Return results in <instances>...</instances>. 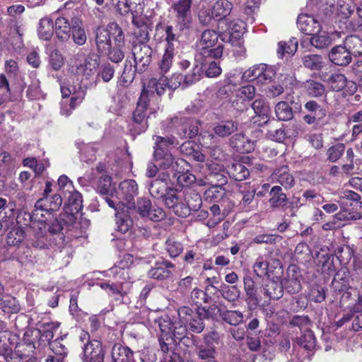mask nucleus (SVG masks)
<instances>
[{"instance_id": "f257e3e1", "label": "nucleus", "mask_w": 362, "mask_h": 362, "mask_svg": "<svg viewBox=\"0 0 362 362\" xmlns=\"http://www.w3.org/2000/svg\"><path fill=\"white\" fill-rule=\"evenodd\" d=\"M155 35L156 37L160 35V37L163 38V54L158 64L162 76L158 78H152L146 84L144 83L141 93H144L148 99L153 97L155 93L158 95H162L168 86L171 88L172 84L168 82V78L164 74L170 71L173 63L175 49L180 44L172 25H157Z\"/></svg>"}, {"instance_id": "f03ea898", "label": "nucleus", "mask_w": 362, "mask_h": 362, "mask_svg": "<svg viewBox=\"0 0 362 362\" xmlns=\"http://www.w3.org/2000/svg\"><path fill=\"white\" fill-rule=\"evenodd\" d=\"M111 38L116 46L124 45V34L117 23H110L106 27H100L97 29L95 42L99 52L107 53L111 47Z\"/></svg>"}, {"instance_id": "7ed1b4c3", "label": "nucleus", "mask_w": 362, "mask_h": 362, "mask_svg": "<svg viewBox=\"0 0 362 362\" xmlns=\"http://www.w3.org/2000/svg\"><path fill=\"white\" fill-rule=\"evenodd\" d=\"M115 194L114 199L106 197L105 201L108 206L112 209H117L121 206L127 209L135 207L134 197L138 194V185L134 180L122 181L119 188L114 190Z\"/></svg>"}, {"instance_id": "20e7f679", "label": "nucleus", "mask_w": 362, "mask_h": 362, "mask_svg": "<svg viewBox=\"0 0 362 362\" xmlns=\"http://www.w3.org/2000/svg\"><path fill=\"white\" fill-rule=\"evenodd\" d=\"M174 144L172 139H166L162 136H157L156 140V146H154V158L158 162L160 168L168 169L172 166L175 170H177L175 165L179 166L185 163L183 159H177L174 163V158L173 155L168 151L166 147L168 145Z\"/></svg>"}, {"instance_id": "39448f33", "label": "nucleus", "mask_w": 362, "mask_h": 362, "mask_svg": "<svg viewBox=\"0 0 362 362\" xmlns=\"http://www.w3.org/2000/svg\"><path fill=\"white\" fill-rule=\"evenodd\" d=\"M218 35L214 30H206L203 32L197 44L199 54L204 58L218 59L223 54V47L218 45L214 47L218 41Z\"/></svg>"}, {"instance_id": "423d86ee", "label": "nucleus", "mask_w": 362, "mask_h": 362, "mask_svg": "<svg viewBox=\"0 0 362 362\" xmlns=\"http://www.w3.org/2000/svg\"><path fill=\"white\" fill-rule=\"evenodd\" d=\"M218 29L221 33L220 36L223 41L234 43L244 34L245 25L240 20L233 21L229 23L224 20L219 22Z\"/></svg>"}, {"instance_id": "0eeeda50", "label": "nucleus", "mask_w": 362, "mask_h": 362, "mask_svg": "<svg viewBox=\"0 0 362 362\" xmlns=\"http://www.w3.org/2000/svg\"><path fill=\"white\" fill-rule=\"evenodd\" d=\"M177 313L180 320L186 323L192 332L201 333L204 330V324L199 312L189 307L182 306L178 309Z\"/></svg>"}, {"instance_id": "6e6552de", "label": "nucleus", "mask_w": 362, "mask_h": 362, "mask_svg": "<svg viewBox=\"0 0 362 362\" xmlns=\"http://www.w3.org/2000/svg\"><path fill=\"white\" fill-rule=\"evenodd\" d=\"M136 211L142 218L153 221H160L165 216L163 209L152 206L151 201L146 198L138 200Z\"/></svg>"}, {"instance_id": "1a4fd4ad", "label": "nucleus", "mask_w": 362, "mask_h": 362, "mask_svg": "<svg viewBox=\"0 0 362 362\" xmlns=\"http://www.w3.org/2000/svg\"><path fill=\"white\" fill-rule=\"evenodd\" d=\"M191 4L192 0H179L173 6L177 18V26L180 30L188 29L190 27L192 21Z\"/></svg>"}, {"instance_id": "9d476101", "label": "nucleus", "mask_w": 362, "mask_h": 362, "mask_svg": "<svg viewBox=\"0 0 362 362\" xmlns=\"http://www.w3.org/2000/svg\"><path fill=\"white\" fill-rule=\"evenodd\" d=\"M165 204L171 209L175 214L180 217H187L188 209L185 208L183 202V192H177L175 190L170 189L164 195Z\"/></svg>"}, {"instance_id": "9b49d317", "label": "nucleus", "mask_w": 362, "mask_h": 362, "mask_svg": "<svg viewBox=\"0 0 362 362\" xmlns=\"http://www.w3.org/2000/svg\"><path fill=\"white\" fill-rule=\"evenodd\" d=\"M132 54L134 59L135 68L142 71L151 61L152 49L145 43H139L133 46Z\"/></svg>"}, {"instance_id": "f8f14e48", "label": "nucleus", "mask_w": 362, "mask_h": 362, "mask_svg": "<svg viewBox=\"0 0 362 362\" xmlns=\"http://www.w3.org/2000/svg\"><path fill=\"white\" fill-rule=\"evenodd\" d=\"M23 216L25 219H26V218H28V224L33 230L37 236H44L46 233V221L47 220L45 214L33 210L32 214L25 212ZM25 224L27 225V223Z\"/></svg>"}, {"instance_id": "ddd939ff", "label": "nucleus", "mask_w": 362, "mask_h": 362, "mask_svg": "<svg viewBox=\"0 0 362 362\" xmlns=\"http://www.w3.org/2000/svg\"><path fill=\"white\" fill-rule=\"evenodd\" d=\"M62 204V199L60 194L47 195L36 202L34 210L50 215V212L58 210Z\"/></svg>"}, {"instance_id": "4468645a", "label": "nucleus", "mask_w": 362, "mask_h": 362, "mask_svg": "<svg viewBox=\"0 0 362 362\" xmlns=\"http://www.w3.org/2000/svg\"><path fill=\"white\" fill-rule=\"evenodd\" d=\"M66 199L65 206V211L68 214L67 218L69 221H72L74 215L78 214L82 209V197L81 194L75 189L66 192Z\"/></svg>"}, {"instance_id": "2eb2a0df", "label": "nucleus", "mask_w": 362, "mask_h": 362, "mask_svg": "<svg viewBox=\"0 0 362 362\" xmlns=\"http://www.w3.org/2000/svg\"><path fill=\"white\" fill-rule=\"evenodd\" d=\"M243 285L247 307L251 310H255L260 301L256 284L250 276L247 275L243 278Z\"/></svg>"}, {"instance_id": "dca6fc26", "label": "nucleus", "mask_w": 362, "mask_h": 362, "mask_svg": "<svg viewBox=\"0 0 362 362\" xmlns=\"http://www.w3.org/2000/svg\"><path fill=\"white\" fill-rule=\"evenodd\" d=\"M148 102L149 99L146 98V95L141 93L133 114L134 121L141 125L140 132L145 131L148 127L145 119L148 114L151 113L148 109Z\"/></svg>"}, {"instance_id": "f3484780", "label": "nucleus", "mask_w": 362, "mask_h": 362, "mask_svg": "<svg viewBox=\"0 0 362 362\" xmlns=\"http://www.w3.org/2000/svg\"><path fill=\"white\" fill-rule=\"evenodd\" d=\"M103 360L104 353L100 341L92 340L84 345L83 355L84 362H103Z\"/></svg>"}, {"instance_id": "a211bd4d", "label": "nucleus", "mask_w": 362, "mask_h": 362, "mask_svg": "<svg viewBox=\"0 0 362 362\" xmlns=\"http://www.w3.org/2000/svg\"><path fill=\"white\" fill-rule=\"evenodd\" d=\"M100 287L105 290L110 296L113 297L115 300L122 302L124 296L130 289V284L117 281L112 284L101 283Z\"/></svg>"}, {"instance_id": "6ab92c4d", "label": "nucleus", "mask_w": 362, "mask_h": 362, "mask_svg": "<svg viewBox=\"0 0 362 362\" xmlns=\"http://www.w3.org/2000/svg\"><path fill=\"white\" fill-rule=\"evenodd\" d=\"M297 25L301 32L309 35H314L322 29V23L314 16L307 14H301L298 16Z\"/></svg>"}, {"instance_id": "aec40b11", "label": "nucleus", "mask_w": 362, "mask_h": 362, "mask_svg": "<svg viewBox=\"0 0 362 362\" xmlns=\"http://www.w3.org/2000/svg\"><path fill=\"white\" fill-rule=\"evenodd\" d=\"M174 122L178 124L180 127L177 129L181 138L192 139L197 135L199 132L198 123L186 117H175Z\"/></svg>"}, {"instance_id": "412c9836", "label": "nucleus", "mask_w": 362, "mask_h": 362, "mask_svg": "<svg viewBox=\"0 0 362 362\" xmlns=\"http://www.w3.org/2000/svg\"><path fill=\"white\" fill-rule=\"evenodd\" d=\"M270 180L273 183L280 184L285 189L292 187L295 183L294 177L287 165H283L274 170L270 176Z\"/></svg>"}, {"instance_id": "4be33fe9", "label": "nucleus", "mask_w": 362, "mask_h": 362, "mask_svg": "<svg viewBox=\"0 0 362 362\" xmlns=\"http://www.w3.org/2000/svg\"><path fill=\"white\" fill-rule=\"evenodd\" d=\"M25 345H18L13 353H11V349L6 343L0 344V356H3L7 362H24L29 359V354L24 352Z\"/></svg>"}, {"instance_id": "5701e85b", "label": "nucleus", "mask_w": 362, "mask_h": 362, "mask_svg": "<svg viewBox=\"0 0 362 362\" xmlns=\"http://www.w3.org/2000/svg\"><path fill=\"white\" fill-rule=\"evenodd\" d=\"M202 74V66L199 64H194L189 72L185 75L179 74L176 76L178 80L177 83H172L171 88L175 89L180 85L185 87L192 85L200 80Z\"/></svg>"}, {"instance_id": "b1692460", "label": "nucleus", "mask_w": 362, "mask_h": 362, "mask_svg": "<svg viewBox=\"0 0 362 362\" xmlns=\"http://www.w3.org/2000/svg\"><path fill=\"white\" fill-rule=\"evenodd\" d=\"M129 209L125 206L115 209L116 211V230L122 234L128 232L132 226L133 222L129 214Z\"/></svg>"}, {"instance_id": "393cba45", "label": "nucleus", "mask_w": 362, "mask_h": 362, "mask_svg": "<svg viewBox=\"0 0 362 362\" xmlns=\"http://www.w3.org/2000/svg\"><path fill=\"white\" fill-rule=\"evenodd\" d=\"M339 202L341 207L351 206L353 210L357 211L362 209L361 196L352 190L345 189L341 192Z\"/></svg>"}, {"instance_id": "a878e982", "label": "nucleus", "mask_w": 362, "mask_h": 362, "mask_svg": "<svg viewBox=\"0 0 362 362\" xmlns=\"http://www.w3.org/2000/svg\"><path fill=\"white\" fill-rule=\"evenodd\" d=\"M61 92L64 98H68L71 95L69 102V107L71 109H74L76 106L81 104L85 97V92L80 86L78 88H76L75 86L66 87L64 85H62Z\"/></svg>"}, {"instance_id": "bb28decb", "label": "nucleus", "mask_w": 362, "mask_h": 362, "mask_svg": "<svg viewBox=\"0 0 362 362\" xmlns=\"http://www.w3.org/2000/svg\"><path fill=\"white\" fill-rule=\"evenodd\" d=\"M255 93V88L253 86L247 85L240 88L235 94L236 99L232 102V105L237 110H240L244 106V103L251 100Z\"/></svg>"}, {"instance_id": "cd10ccee", "label": "nucleus", "mask_w": 362, "mask_h": 362, "mask_svg": "<svg viewBox=\"0 0 362 362\" xmlns=\"http://www.w3.org/2000/svg\"><path fill=\"white\" fill-rule=\"evenodd\" d=\"M42 334L40 329H28L24 334L25 345L28 347V350L25 353L29 354V358L31 356L30 353L33 352L36 348V344L40 346L42 342Z\"/></svg>"}, {"instance_id": "c85d7f7f", "label": "nucleus", "mask_w": 362, "mask_h": 362, "mask_svg": "<svg viewBox=\"0 0 362 362\" xmlns=\"http://www.w3.org/2000/svg\"><path fill=\"white\" fill-rule=\"evenodd\" d=\"M232 146L241 153H250L255 148L254 141L247 139L243 134H236L230 139Z\"/></svg>"}, {"instance_id": "c756f323", "label": "nucleus", "mask_w": 362, "mask_h": 362, "mask_svg": "<svg viewBox=\"0 0 362 362\" xmlns=\"http://www.w3.org/2000/svg\"><path fill=\"white\" fill-rule=\"evenodd\" d=\"M330 61L338 66H346L351 62V55L344 46L332 48L329 54Z\"/></svg>"}, {"instance_id": "7c9ffc66", "label": "nucleus", "mask_w": 362, "mask_h": 362, "mask_svg": "<svg viewBox=\"0 0 362 362\" xmlns=\"http://www.w3.org/2000/svg\"><path fill=\"white\" fill-rule=\"evenodd\" d=\"M183 200L185 201V208L188 209L187 216L190 214L191 211H198L202 204L200 195L192 189L183 192Z\"/></svg>"}, {"instance_id": "2f4dec72", "label": "nucleus", "mask_w": 362, "mask_h": 362, "mask_svg": "<svg viewBox=\"0 0 362 362\" xmlns=\"http://www.w3.org/2000/svg\"><path fill=\"white\" fill-rule=\"evenodd\" d=\"M71 35L74 42L78 45H83L87 40V36L81 18L74 17L71 18Z\"/></svg>"}, {"instance_id": "473e14b6", "label": "nucleus", "mask_w": 362, "mask_h": 362, "mask_svg": "<svg viewBox=\"0 0 362 362\" xmlns=\"http://www.w3.org/2000/svg\"><path fill=\"white\" fill-rule=\"evenodd\" d=\"M114 190H116L115 184L112 182V178L109 175H101L96 186V191L103 195H106V197L114 199L115 194Z\"/></svg>"}, {"instance_id": "72a5a7b5", "label": "nucleus", "mask_w": 362, "mask_h": 362, "mask_svg": "<svg viewBox=\"0 0 362 362\" xmlns=\"http://www.w3.org/2000/svg\"><path fill=\"white\" fill-rule=\"evenodd\" d=\"M132 23L136 26L134 34L139 43L146 44L149 39V28L148 25L143 21L141 17L136 16L132 18Z\"/></svg>"}, {"instance_id": "f704fd0d", "label": "nucleus", "mask_w": 362, "mask_h": 362, "mask_svg": "<svg viewBox=\"0 0 362 362\" xmlns=\"http://www.w3.org/2000/svg\"><path fill=\"white\" fill-rule=\"evenodd\" d=\"M72 23L64 17H59L55 21V33L58 38L67 41L71 35Z\"/></svg>"}, {"instance_id": "c9c22d12", "label": "nucleus", "mask_w": 362, "mask_h": 362, "mask_svg": "<svg viewBox=\"0 0 362 362\" xmlns=\"http://www.w3.org/2000/svg\"><path fill=\"white\" fill-rule=\"evenodd\" d=\"M214 18L220 21H224L233 8V4L228 0H217L213 7Z\"/></svg>"}, {"instance_id": "e433bc0d", "label": "nucleus", "mask_w": 362, "mask_h": 362, "mask_svg": "<svg viewBox=\"0 0 362 362\" xmlns=\"http://www.w3.org/2000/svg\"><path fill=\"white\" fill-rule=\"evenodd\" d=\"M238 125L232 119L221 121L214 127V132L220 137L228 136L238 129Z\"/></svg>"}, {"instance_id": "4c0bfd02", "label": "nucleus", "mask_w": 362, "mask_h": 362, "mask_svg": "<svg viewBox=\"0 0 362 362\" xmlns=\"http://www.w3.org/2000/svg\"><path fill=\"white\" fill-rule=\"evenodd\" d=\"M134 352L127 346L121 344H115L112 349V362H126Z\"/></svg>"}, {"instance_id": "58836bf2", "label": "nucleus", "mask_w": 362, "mask_h": 362, "mask_svg": "<svg viewBox=\"0 0 362 362\" xmlns=\"http://www.w3.org/2000/svg\"><path fill=\"white\" fill-rule=\"evenodd\" d=\"M264 295L269 299H279L283 296V286L274 280H268L263 285Z\"/></svg>"}, {"instance_id": "ea45409f", "label": "nucleus", "mask_w": 362, "mask_h": 362, "mask_svg": "<svg viewBox=\"0 0 362 362\" xmlns=\"http://www.w3.org/2000/svg\"><path fill=\"white\" fill-rule=\"evenodd\" d=\"M344 47L350 55H362V40L356 35L348 36L344 41Z\"/></svg>"}, {"instance_id": "a19ab883", "label": "nucleus", "mask_w": 362, "mask_h": 362, "mask_svg": "<svg viewBox=\"0 0 362 362\" xmlns=\"http://www.w3.org/2000/svg\"><path fill=\"white\" fill-rule=\"evenodd\" d=\"M298 48V40L292 37L288 42L281 41L278 44L277 54L279 57L283 58L286 54L293 55Z\"/></svg>"}, {"instance_id": "79ce46f5", "label": "nucleus", "mask_w": 362, "mask_h": 362, "mask_svg": "<svg viewBox=\"0 0 362 362\" xmlns=\"http://www.w3.org/2000/svg\"><path fill=\"white\" fill-rule=\"evenodd\" d=\"M331 36L325 31L315 33L310 38V44L318 49H322L328 47L332 43Z\"/></svg>"}, {"instance_id": "37998d69", "label": "nucleus", "mask_w": 362, "mask_h": 362, "mask_svg": "<svg viewBox=\"0 0 362 362\" xmlns=\"http://www.w3.org/2000/svg\"><path fill=\"white\" fill-rule=\"evenodd\" d=\"M322 78L327 82L330 88L334 91L341 90L346 84V78L341 74H334L331 75L327 79L323 74Z\"/></svg>"}, {"instance_id": "c03bdc74", "label": "nucleus", "mask_w": 362, "mask_h": 362, "mask_svg": "<svg viewBox=\"0 0 362 362\" xmlns=\"http://www.w3.org/2000/svg\"><path fill=\"white\" fill-rule=\"evenodd\" d=\"M98 66V62L96 58H87L83 63L77 65L76 74L78 75L85 76L88 78L93 74L94 70Z\"/></svg>"}, {"instance_id": "a18cd8bd", "label": "nucleus", "mask_w": 362, "mask_h": 362, "mask_svg": "<svg viewBox=\"0 0 362 362\" xmlns=\"http://www.w3.org/2000/svg\"><path fill=\"white\" fill-rule=\"evenodd\" d=\"M40 39L44 40H49L53 34V23L51 18L45 17L40 21L37 30Z\"/></svg>"}, {"instance_id": "49530a36", "label": "nucleus", "mask_w": 362, "mask_h": 362, "mask_svg": "<svg viewBox=\"0 0 362 362\" xmlns=\"http://www.w3.org/2000/svg\"><path fill=\"white\" fill-rule=\"evenodd\" d=\"M228 173L230 177L235 180L241 181L249 176V170L240 163H233L228 167Z\"/></svg>"}, {"instance_id": "de8ad7c7", "label": "nucleus", "mask_w": 362, "mask_h": 362, "mask_svg": "<svg viewBox=\"0 0 362 362\" xmlns=\"http://www.w3.org/2000/svg\"><path fill=\"white\" fill-rule=\"evenodd\" d=\"M274 110L279 120L288 121L293 118L292 108L285 101L279 102L276 105Z\"/></svg>"}, {"instance_id": "09e8293b", "label": "nucleus", "mask_w": 362, "mask_h": 362, "mask_svg": "<svg viewBox=\"0 0 362 362\" xmlns=\"http://www.w3.org/2000/svg\"><path fill=\"white\" fill-rule=\"evenodd\" d=\"M270 194L272 197L269 202L272 208H276L282 206L287 200L286 194L282 192V188L280 186H274L271 189Z\"/></svg>"}, {"instance_id": "8fccbe9b", "label": "nucleus", "mask_w": 362, "mask_h": 362, "mask_svg": "<svg viewBox=\"0 0 362 362\" xmlns=\"http://www.w3.org/2000/svg\"><path fill=\"white\" fill-rule=\"evenodd\" d=\"M243 76V72L240 70L235 69L230 71L225 79L223 90L227 91L230 90V86L235 87L240 85L241 82L244 81Z\"/></svg>"}, {"instance_id": "3c124183", "label": "nucleus", "mask_w": 362, "mask_h": 362, "mask_svg": "<svg viewBox=\"0 0 362 362\" xmlns=\"http://www.w3.org/2000/svg\"><path fill=\"white\" fill-rule=\"evenodd\" d=\"M155 324L159 327L160 332L168 337H171V332L173 324L168 315L161 316L155 320Z\"/></svg>"}, {"instance_id": "603ef678", "label": "nucleus", "mask_w": 362, "mask_h": 362, "mask_svg": "<svg viewBox=\"0 0 362 362\" xmlns=\"http://www.w3.org/2000/svg\"><path fill=\"white\" fill-rule=\"evenodd\" d=\"M303 63L310 70H320L322 67V57L318 54H308L303 58Z\"/></svg>"}, {"instance_id": "864d4df0", "label": "nucleus", "mask_w": 362, "mask_h": 362, "mask_svg": "<svg viewBox=\"0 0 362 362\" xmlns=\"http://www.w3.org/2000/svg\"><path fill=\"white\" fill-rule=\"evenodd\" d=\"M59 327L58 322H50L44 323L42 326V342H51V340L54 337V332L57 330Z\"/></svg>"}, {"instance_id": "5fc2aeb1", "label": "nucleus", "mask_w": 362, "mask_h": 362, "mask_svg": "<svg viewBox=\"0 0 362 362\" xmlns=\"http://www.w3.org/2000/svg\"><path fill=\"white\" fill-rule=\"evenodd\" d=\"M24 238V230L21 228H15L8 232L6 237V243L9 246H16L20 244Z\"/></svg>"}, {"instance_id": "6e6d98bb", "label": "nucleus", "mask_w": 362, "mask_h": 362, "mask_svg": "<svg viewBox=\"0 0 362 362\" xmlns=\"http://www.w3.org/2000/svg\"><path fill=\"white\" fill-rule=\"evenodd\" d=\"M197 355L199 359L202 361H207L212 359H215L216 355V351L213 346H199L197 349Z\"/></svg>"}, {"instance_id": "4d7b16f0", "label": "nucleus", "mask_w": 362, "mask_h": 362, "mask_svg": "<svg viewBox=\"0 0 362 362\" xmlns=\"http://www.w3.org/2000/svg\"><path fill=\"white\" fill-rule=\"evenodd\" d=\"M305 88L308 94L312 97H319L325 93L324 86L313 80L307 81L305 83Z\"/></svg>"}, {"instance_id": "13d9d810", "label": "nucleus", "mask_w": 362, "mask_h": 362, "mask_svg": "<svg viewBox=\"0 0 362 362\" xmlns=\"http://www.w3.org/2000/svg\"><path fill=\"white\" fill-rule=\"evenodd\" d=\"M252 107L255 114L262 116L263 119H268L270 112L269 106L263 99H256L252 104Z\"/></svg>"}, {"instance_id": "bf43d9fd", "label": "nucleus", "mask_w": 362, "mask_h": 362, "mask_svg": "<svg viewBox=\"0 0 362 362\" xmlns=\"http://www.w3.org/2000/svg\"><path fill=\"white\" fill-rule=\"evenodd\" d=\"M165 250L171 257L175 258L182 253L183 246L179 241L169 238L165 242Z\"/></svg>"}, {"instance_id": "052dcab7", "label": "nucleus", "mask_w": 362, "mask_h": 362, "mask_svg": "<svg viewBox=\"0 0 362 362\" xmlns=\"http://www.w3.org/2000/svg\"><path fill=\"white\" fill-rule=\"evenodd\" d=\"M0 308L6 313H17L20 310V306L14 298L6 296L4 298H0Z\"/></svg>"}, {"instance_id": "680f3d73", "label": "nucleus", "mask_w": 362, "mask_h": 362, "mask_svg": "<svg viewBox=\"0 0 362 362\" xmlns=\"http://www.w3.org/2000/svg\"><path fill=\"white\" fill-rule=\"evenodd\" d=\"M260 66L262 67V70L260 71L258 76L257 83L264 84L270 82L275 75V71L273 67L269 66L265 64H260Z\"/></svg>"}, {"instance_id": "e2e57ef3", "label": "nucleus", "mask_w": 362, "mask_h": 362, "mask_svg": "<svg viewBox=\"0 0 362 362\" xmlns=\"http://www.w3.org/2000/svg\"><path fill=\"white\" fill-rule=\"evenodd\" d=\"M345 151V146L344 144H337L329 147L327 151V157L330 162L337 161L343 155Z\"/></svg>"}, {"instance_id": "0e129e2a", "label": "nucleus", "mask_w": 362, "mask_h": 362, "mask_svg": "<svg viewBox=\"0 0 362 362\" xmlns=\"http://www.w3.org/2000/svg\"><path fill=\"white\" fill-rule=\"evenodd\" d=\"M268 262L263 256H259L253 264V272L259 277H263L268 273Z\"/></svg>"}, {"instance_id": "69168bd1", "label": "nucleus", "mask_w": 362, "mask_h": 362, "mask_svg": "<svg viewBox=\"0 0 362 362\" xmlns=\"http://www.w3.org/2000/svg\"><path fill=\"white\" fill-rule=\"evenodd\" d=\"M312 4L319 7V9L325 12L326 16H330L334 10V0H309Z\"/></svg>"}, {"instance_id": "338daca9", "label": "nucleus", "mask_w": 362, "mask_h": 362, "mask_svg": "<svg viewBox=\"0 0 362 362\" xmlns=\"http://www.w3.org/2000/svg\"><path fill=\"white\" fill-rule=\"evenodd\" d=\"M148 276L152 279L163 280L170 276L172 272L170 270H165L158 264L155 267L151 268L148 272Z\"/></svg>"}, {"instance_id": "774afa93", "label": "nucleus", "mask_w": 362, "mask_h": 362, "mask_svg": "<svg viewBox=\"0 0 362 362\" xmlns=\"http://www.w3.org/2000/svg\"><path fill=\"white\" fill-rule=\"evenodd\" d=\"M187 325L183 323L180 319L178 322L173 323L171 337H175V340H180L187 334Z\"/></svg>"}]
</instances>
